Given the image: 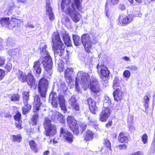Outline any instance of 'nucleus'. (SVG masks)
I'll return each mask as SVG.
<instances>
[{
    "instance_id": "obj_8",
    "label": "nucleus",
    "mask_w": 155,
    "mask_h": 155,
    "mask_svg": "<svg viewBox=\"0 0 155 155\" xmlns=\"http://www.w3.org/2000/svg\"><path fill=\"white\" fill-rule=\"evenodd\" d=\"M47 136H53L57 133V127L54 124H51V121L48 118H45L43 124Z\"/></svg>"
},
{
    "instance_id": "obj_11",
    "label": "nucleus",
    "mask_w": 155,
    "mask_h": 155,
    "mask_svg": "<svg viewBox=\"0 0 155 155\" xmlns=\"http://www.w3.org/2000/svg\"><path fill=\"white\" fill-rule=\"evenodd\" d=\"M60 133L62 136L64 141L69 143H71L73 141L74 136L71 132L66 130L63 127L60 128Z\"/></svg>"
},
{
    "instance_id": "obj_20",
    "label": "nucleus",
    "mask_w": 155,
    "mask_h": 155,
    "mask_svg": "<svg viewBox=\"0 0 155 155\" xmlns=\"http://www.w3.org/2000/svg\"><path fill=\"white\" fill-rule=\"evenodd\" d=\"M69 104L68 108L70 109L75 111H79L80 110V105L77 103V100L74 98H72L70 99Z\"/></svg>"
},
{
    "instance_id": "obj_35",
    "label": "nucleus",
    "mask_w": 155,
    "mask_h": 155,
    "mask_svg": "<svg viewBox=\"0 0 155 155\" xmlns=\"http://www.w3.org/2000/svg\"><path fill=\"white\" fill-rule=\"evenodd\" d=\"M14 119L15 121H21V114L19 111H17L15 114L14 116Z\"/></svg>"
},
{
    "instance_id": "obj_15",
    "label": "nucleus",
    "mask_w": 155,
    "mask_h": 155,
    "mask_svg": "<svg viewBox=\"0 0 155 155\" xmlns=\"http://www.w3.org/2000/svg\"><path fill=\"white\" fill-rule=\"evenodd\" d=\"M33 112L34 113H37L40 110V108L42 104V102L39 95L37 94L33 96Z\"/></svg>"
},
{
    "instance_id": "obj_39",
    "label": "nucleus",
    "mask_w": 155,
    "mask_h": 155,
    "mask_svg": "<svg viewBox=\"0 0 155 155\" xmlns=\"http://www.w3.org/2000/svg\"><path fill=\"white\" fill-rule=\"evenodd\" d=\"M123 76L126 78H128L130 76V73L129 70H125L123 73Z\"/></svg>"
},
{
    "instance_id": "obj_50",
    "label": "nucleus",
    "mask_w": 155,
    "mask_h": 155,
    "mask_svg": "<svg viewBox=\"0 0 155 155\" xmlns=\"http://www.w3.org/2000/svg\"><path fill=\"white\" fill-rule=\"evenodd\" d=\"M12 117V115L10 112L5 113L4 117L6 118H11Z\"/></svg>"
},
{
    "instance_id": "obj_41",
    "label": "nucleus",
    "mask_w": 155,
    "mask_h": 155,
    "mask_svg": "<svg viewBox=\"0 0 155 155\" xmlns=\"http://www.w3.org/2000/svg\"><path fill=\"white\" fill-rule=\"evenodd\" d=\"M113 124V122L112 120H108L105 124V127L106 128L109 129L110 128Z\"/></svg>"
},
{
    "instance_id": "obj_2",
    "label": "nucleus",
    "mask_w": 155,
    "mask_h": 155,
    "mask_svg": "<svg viewBox=\"0 0 155 155\" xmlns=\"http://www.w3.org/2000/svg\"><path fill=\"white\" fill-rule=\"evenodd\" d=\"M82 0H74V2L71 3V6H68L67 9L68 14L75 23L79 21L81 17V15L76 12V10L77 8L79 11L82 10L83 8L81 5Z\"/></svg>"
},
{
    "instance_id": "obj_30",
    "label": "nucleus",
    "mask_w": 155,
    "mask_h": 155,
    "mask_svg": "<svg viewBox=\"0 0 155 155\" xmlns=\"http://www.w3.org/2000/svg\"><path fill=\"white\" fill-rule=\"evenodd\" d=\"M12 141L14 142H20L22 139V137L21 134H18L16 135H12Z\"/></svg>"
},
{
    "instance_id": "obj_62",
    "label": "nucleus",
    "mask_w": 155,
    "mask_h": 155,
    "mask_svg": "<svg viewBox=\"0 0 155 155\" xmlns=\"http://www.w3.org/2000/svg\"><path fill=\"white\" fill-rule=\"evenodd\" d=\"M122 59L127 61H130V58L127 56H125L123 57Z\"/></svg>"
},
{
    "instance_id": "obj_13",
    "label": "nucleus",
    "mask_w": 155,
    "mask_h": 155,
    "mask_svg": "<svg viewBox=\"0 0 155 155\" xmlns=\"http://www.w3.org/2000/svg\"><path fill=\"white\" fill-rule=\"evenodd\" d=\"M97 72L99 74L100 78L103 80L106 79L109 76L110 72L107 67L104 64H101L100 66L97 65Z\"/></svg>"
},
{
    "instance_id": "obj_23",
    "label": "nucleus",
    "mask_w": 155,
    "mask_h": 155,
    "mask_svg": "<svg viewBox=\"0 0 155 155\" xmlns=\"http://www.w3.org/2000/svg\"><path fill=\"white\" fill-rule=\"evenodd\" d=\"M73 69L72 68H68L65 70L64 71V77L66 81L70 83L72 80L71 74L73 72Z\"/></svg>"
},
{
    "instance_id": "obj_25",
    "label": "nucleus",
    "mask_w": 155,
    "mask_h": 155,
    "mask_svg": "<svg viewBox=\"0 0 155 155\" xmlns=\"http://www.w3.org/2000/svg\"><path fill=\"white\" fill-rule=\"evenodd\" d=\"M62 39L64 44L67 46H71V42L69 34L66 33L62 34Z\"/></svg>"
},
{
    "instance_id": "obj_4",
    "label": "nucleus",
    "mask_w": 155,
    "mask_h": 155,
    "mask_svg": "<svg viewBox=\"0 0 155 155\" xmlns=\"http://www.w3.org/2000/svg\"><path fill=\"white\" fill-rule=\"evenodd\" d=\"M47 48V45H44L42 48H40V52L41 54L47 55L45 57L42 62V63L45 70L47 72H49L52 69L53 62L52 58L49 55V53L46 50Z\"/></svg>"
},
{
    "instance_id": "obj_61",
    "label": "nucleus",
    "mask_w": 155,
    "mask_h": 155,
    "mask_svg": "<svg viewBox=\"0 0 155 155\" xmlns=\"http://www.w3.org/2000/svg\"><path fill=\"white\" fill-rule=\"evenodd\" d=\"M49 153V150H46L43 152V155H48Z\"/></svg>"
},
{
    "instance_id": "obj_7",
    "label": "nucleus",
    "mask_w": 155,
    "mask_h": 155,
    "mask_svg": "<svg viewBox=\"0 0 155 155\" xmlns=\"http://www.w3.org/2000/svg\"><path fill=\"white\" fill-rule=\"evenodd\" d=\"M113 87L114 89L113 95L114 100L117 102L121 101L124 98V94L123 93L122 87L117 80H114Z\"/></svg>"
},
{
    "instance_id": "obj_54",
    "label": "nucleus",
    "mask_w": 155,
    "mask_h": 155,
    "mask_svg": "<svg viewBox=\"0 0 155 155\" xmlns=\"http://www.w3.org/2000/svg\"><path fill=\"white\" fill-rule=\"evenodd\" d=\"M119 9L121 10H124L126 9V8L124 5L120 4L119 6Z\"/></svg>"
},
{
    "instance_id": "obj_55",
    "label": "nucleus",
    "mask_w": 155,
    "mask_h": 155,
    "mask_svg": "<svg viewBox=\"0 0 155 155\" xmlns=\"http://www.w3.org/2000/svg\"><path fill=\"white\" fill-rule=\"evenodd\" d=\"M66 0H62L61 2V8L62 10H64V5L65 4V2Z\"/></svg>"
},
{
    "instance_id": "obj_57",
    "label": "nucleus",
    "mask_w": 155,
    "mask_h": 155,
    "mask_svg": "<svg viewBox=\"0 0 155 155\" xmlns=\"http://www.w3.org/2000/svg\"><path fill=\"white\" fill-rule=\"evenodd\" d=\"M128 127L130 130H135V127L132 124H129Z\"/></svg>"
},
{
    "instance_id": "obj_32",
    "label": "nucleus",
    "mask_w": 155,
    "mask_h": 155,
    "mask_svg": "<svg viewBox=\"0 0 155 155\" xmlns=\"http://www.w3.org/2000/svg\"><path fill=\"white\" fill-rule=\"evenodd\" d=\"M143 106L145 107V110H147L149 107V104L150 98L148 95H145L143 98Z\"/></svg>"
},
{
    "instance_id": "obj_6",
    "label": "nucleus",
    "mask_w": 155,
    "mask_h": 155,
    "mask_svg": "<svg viewBox=\"0 0 155 155\" xmlns=\"http://www.w3.org/2000/svg\"><path fill=\"white\" fill-rule=\"evenodd\" d=\"M11 21H10L9 17H2L0 19V24L2 27H5L10 30L13 29L18 25V19L14 18H11Z\"/></svg>"
},
{
    "instance_id": "obj_52",
    "label": "nucleus",
    "mask_w": 155,
    "mask_h": 155,
    "mask_svg": "<svg viewBox=\"0 0 155 155\" xmlns=\"http://www.w3.org/2000/svg\"><path fill=\"white\" fill-rule=\"evenodd\" d=\"M49 18L50 20H52L54 19V13L52 12L49 13Z\"/></svg>"
},
{
    "instance_id": "obj_16",
    "label": "nucleus",
    "mask_w": 155,
    "mask_h": 155,
    "mask_svg": "<svg viewBox=\"0 0 155 155\" xmlns=\"http://www.w3.org/2000/svg\"><path fill=\"white\" fill-rule=\"evenodd\" d=\"M103 144L105 147H102L100 150V151L102 153H108L109 151L112 152L111 143L109 140L107 138L103 140Z\"/></svg>"
},
{
    "instance_id": "obj_5",
    "label": "nucleus",
    "mask_w": 155,
    "mask_h": 155,
    "mask_svg": "<svg viewBox=\"0 0 155 155\" xmlns=\"http://www.w3.org/2000/svg\"><path fill=\"white\" fill-rule=\"evenodd\" d=\"M52 48L54 51L59 50L60 52L64 50L65 46L62 42L58 32H54L52 37Z\"/></svg>"
},
{
    "instance_id": "obj_47",
    "label": "nucleus",
    "mask_w": 155,
    "mask_h": 155,
    "mask_svg": "<svg viewBox=\"0 0 155 155\" xmlns=\"http://www.w3.org/2000/svg\"><path fill=\"white\" fill-rule=\"evenodd\" d=\"M85 59H86L87 62H90L92 60V56L90 55L89 54H87L85 56Z\"/></svg>"
},
{
    "instance_id": "obj_40",
    "label": "nucleus",
    "mask_w": 155,
    "mask_h": 155,
    "mask_svg": "<svg viewBox=\"0 0 155 155\" xmlns=\"http://www.w3.org/2000/svg\"><path fill=\"white\" fill-rule=\"evenodd\" d=\"M126 68L129 69L132 72L136 71L137 69V67L134 65H130L127 67Z\"/></svg>"
},
{
    "instance_id": "obj_49",
    "label": "nucleus",
    "mask_w": 155,
    "mask_h": 155,
    "mask_svg": "<svg viewBox=\"0 0 155 155\" xmlns=\"http://www.w3.org/2000/svg\"><path fill=\"white\" fill-rule=\"evenodd\" d=\"M51 104L55 108H57L58 107V103L56 101H55L54 100H53Z\"/></svg>"
},
{
    "instance_id": "obj_33",
    "label": "nucleus",
    "mask_w": 155,
    "mask_h": 155,
    "mask_svg": "<svg viewBox=\"0 0 155 155\" xmlns=\"http://www.w3.org/2000/svg\"><path fill=\"white\" fill-rule=\"evenodd\" d=\"M39 115L38 114H34L31 117V120L32 125H35L38 122Z\"/></svg>"
},
{
    "instance_id": "obj_9",
    "label": "nucleus",
    "mask_w": 155,
    "mask_h": 155,
    "mask_svg": "<svg viewBox=\"0 0 155 155\" xmlns=\"http://www.w3.org/2000/svg\"><path fill=\"white\" fill-rule=\"evenodd\" d=\"M48 85V81L45 77L41 78L39 80L38 83V90L41 97L45 98L46 97Z\"/></svg>"
},
{
    "instance_id": "obj_28",
    "label": "nucleus",
    "mask_w": 155,
    "mask_h": 155,
    "mask_svg": "<svg viewBox=\"0 0 155 155\" xmlns=\"http://www.w3.org/2000/svg\"><path fill=\"white\" fill-rule=\"evenodd\" d=\"M30 147L32 151L35 153L38 152V150L37 147V144L33 140H30L29 141Z\"/></svg>"
},
{
    "instance_id": "obj_46",
    "label": "nucleus",
    "mask_w": 155,
    "mask_h": 155,
    "mask_svg": "<svg viewBox=\"0 0 155 155\" xmlns=\"http://www.w3.org/2000/svg\"><path fill=\"white\" fill-rule=\"evenodd\" d=\"M120 150L126 149L127 147V146L125 144H120L117 146Z\"/></svg>"
},
{
    "instance_id": "obj_38",
    "label": "nucleus",
    "mask_w": 155,
    "mask_h": 155,
    "mask_svg": "<svg viewBox=\"0 0 155 155\" xmlns=\"http://www.w3.org/2000/svg\"><path fill=\"white\" fill-rule=\"evenodd\" d=\"M148 136L146 133L143 134L141 136L142 141L143 143L145 144L147 143Z\"/></svg>"
},
{
    "instance_id": "obj_18",
    "label": "nucleus",
    "mask_w": 155,
    "mask_h": 155,
    "mask_svg": "<svg viewBox=\"0 0 155 155\" xmlns=\"http://www.w3.org/2000/svg\"><path fill=\"white\" fill-rule=\"evenodd\" d=\"M129 136L126 132L121 131L119 134L117 138L118 141L121 143H128V142L129 141Z\"/></svg>"
},
{
    "instance_id": "obj_24",
    "label": "nucleus",
    "mask_w": 155,
    "mask_h": 155,
    "mask_svg": "<svg viewBox=\"0 0 155 155\" xmlns=\"http://www.w3.org/2000/svg\"><path fill=\"white\" fill-rule=\"evenodd\" d=\"M24 106L21 108L22 114L25 115L28 113L31 109V104L28 103V102H23Z\"/></svg>"
},
{
    "instance_id": "obj_64",
    "label": "nucleus",
    "mask_w": 155,
    "mask_h": 155,
    "mask_svg": "<svg viewBox=\"0 0 155 155\" xmlns=\"http://www.w3.org/2000/svg\"><path fill=\"white\" fill-rule=\"evenodd\" d=\"M14 8V7L13 6H10L9 7V9H8V11H10L12 10L13 9V8Z\"/></svg>"
},
{
    "instance_id": "obj_22",
    "label": "nucleus",
    "mask_w": 155,
    "mask_h": 155,
    "mask_svg": "<svg viewBox=\"0 0 155 155\" xmlns=\"http://www.w3.org/2000/svg\"><path fill=\"white\" fill-rule=\"evenodd\" d=\"M58 99L61 110L63 111L64 113H66L67 110L65 106V101L64 99V96L62 95H59L58 97Z\"/></svg>"
},
{
    "instance_id": "obj_10",
    "label": "nucleus",
    "mask_w": 155,
    "mask_h": 155,
    "mask_svg": "<svg viewBox=\"0 0 155 155\" xmlns=\"http://www.w3.org/2000/svg\"><path fill=\"white\" fill-rule=\"evenodd\" d=\"M81 40L85 51L87 54H92L91 50L92 49V42L89 35L88 34L83 35L81 37Z\"/></svg>"
},
{
    "instance_id": "obj_53",
    "label": "nucleus",
    "mask_w": 155,
    "mask_h": 155,
    "mask_svg": "<svg viewBox=\"0 0 155 155\" xmlns=\"http://www.w3.org/2000/svg\"><path fill=\"white\" fill-rule=\"evenodd\" d=\"M64 65H59L58 67V71L60 72H61L63 71L64 70Z\"/></svg>"
},
{
    "instance_id": "obj_56",
    "label": "nucleus",
    "mask_w": 155,
    "mask_h": 155,
    "mask_svg": "<svg viewBox=\"0 0 155 155\" xmlns=\"http://www.w3.org/2000/svg\"><path fill=\"white\" fill-rule=\"evenodd\" d=\"M46 11L48 13L52 12V8L51 6L46 7Z\"/></svg>"
},
{
    "instance_id": "obj_60",
    "label": "nucleus",
    "mask_w": 155,
    "mask_h": 155,
    "mask_svg": "<svg viewBox=\"0 0 155 155\" xmlns=\"http://www.w3.org/2000/svg\"><path fill=\"white\" fill-rule=\"evenodd\" d=\"M51 6L49 0H47L46 1V5L45 7H50Z\"/></svg>"
},
{
    "instance_id": "obj_26",
    "label": "nucleus",
    "mask_w": 155,
    "mask_h": 155,
    "mask_svg": "<svg viewBox=\"0 0 155 155\" xmlns=\"http://www.w3.org/2000/svg\"><path fill=\"white\" fill-rule=\"evenodd\" d=\"M40 59L34 62L33 66L34 70L35 71L36 74H39L41 72V68L40 66Z\"/></svg>"
},
{
    "instance_id": "obj_3",
    "label": "nucleus",
    "mask_w": 155,
    "mask_h": 155,
    "mask_svg": "<svg viewBox=\"0 0 155 155\" xmlns=\"http://www.w3.org/2000/svg\"><path fill=\"white\" fill-rule=\"evenodd\" d=\"M18 79L22 83L26 82L31 88L35 86L36 84V79L30 70L26 75L20 70L16 73Z\"/></svg>"
},
{
    "instance_id": "obj_21",
    "label": "nucleus",
    "mask_w": 155,
    "mask_h": 155,
    "mask_svg": "<svg viewBox=\"0 0 155 155\" xmlns=\"http://www.w3.org/2000/svg\"><path fill=\"white\" fill-rule=\"evenodd\" d=\"M93 83H90V84L89 88L92 92L96 94L94 95V97L96 98L98 96L97 94L101 91V89L99 85L97 84L96 83V84H95L93 82Z\"/></svg>"
},
{
    "instance_id": "obj_63",
    "label": "nucleus",
    "mask_w": 155,
    "mask_h": 155,
    "mask_svg": "<svg viewBox=\"0 0 155 155\" xmlns=\"http://www.w3.org/2000/svg\"><path fill=\"white\" fill-rule=\"evenodd\" d=\"M135 1L139 4H140L142 2V0H135Z\"/></svg>"
},
{
    "instance_id": "obj_51",
    "label": "nucleus",
    "mask_w": 155,
    "mask_h": 155,
    "mask_svg": "<svg viewBox=\"0 0 155 155\" xmlns=\"http://www.w3.org/2000/svg\"><path fill=\"white\" fill-rule=\"evenodd\" d=\"M111 3L113 5H115L118 3L119 0H109Z\"/></svg>"
},
{
    "instance_id": "obj_37",
    "label": "nucleus",
    "mask_w": 155,
    "mask_h": 155,
    "mask_svg": "<svg viewBox=\"0 0 155 155\" xmlns=\"http://www.w3.org/2000/svg\"><path fill=\"white\" fill-rule=\"evenodd\" d=\"M12 65L10 61H8L5 67V69L8 72H9L12 68Z\"/></svg>"
},
{
    "instance_id": "obj_45",
    "label": "nucleus",
    "mask_w": 155,
    "mask_h": 155,
    "mask_svg": "<svg viewBox=\"0 0 155 155\" xmlns=\"http://www.w3.org/2000/svg\"><path fill=\"white\" fill-rule=\"evenodd\" d=\"M5 71L4 70L0 69V80L4 78L5 75Z\"/></svg>"
},
{
    "instance_id": "obj_12",
    "label": "nucleus",
    "mask_w": 155,
    "mask_h": 155,
    "mask_svg": "<svg viewBox=\"0 0 155 155\" xmlns=\"http://www.w3.org/2000/svg\"><path fill=\"white\" fill-rule=\"evenodd\" d=\"M134 18V16L132 14H128L126 16L123 14H120L118 19V24L122 26H126L130 23Z\"/></svg>"
},
{
    "instance_id": "obj_14",
    "label": "nucleus",
    "mask_w": 155,
    "mask_h": 155,
    "mask_svg": "<svg viewBox=\"0 0 155 155\" xmlns=\"http://www.w3.org/2000/svg\"><path fill=\"white\" fill-rule=\"evenodd\" d=\"M111 111L110 108L103 107L99 116V120L101 122H106L110 117Z\"/></svg>"
},
{
    "instance_id": "obj_31",
    "label": "nucleus",
    "mask_w": 155,
    "mask_h": 155,
    "mask_svg": "<svg viewBox=\"0 0 155 155\" xmlns=\"http://www.w3.org/2000/svg\"><path fill=\"white\" fill-rule=\"evenodd\" d=\"M112 104V102L111 99L108 97H106L104 103V107H107L108 108H110V107L111 105Z\"/></svg>"
},
{
    "instance_id": "obj_58",
    "label": "nucleus",
    "mask_w": 155,
    "mask_h": 155,
    "mask_svg": "<svg viewBox=\"0 0 155 155\" xmlns=\"http://www.w3.org/2000/svg\"><path fill=\"white\" fill-rule=\"evenodd\" d=\"M17 2L18 3H25L26 2V0H17Z\"/></svg>"
},
{
    "instance_id": "obj_27",
    "label": "nucleus",
    "mask_w": 155,
    "mask_h": 155,
    "mask_svg": "<svg viewBox=\"0 0 155 155\" xmlns=\"http://www.w3.org/2000/svg\"><path fill=\"white\" fill-rule=\"evenodd\" d=\"M94 133L91 130H87L84 136V140L86 141H90L93 138Z\"/></svg>"
},
{
    "instance_id": "obj_19",
    "label": "nucleus",
    "mask_w": 155,
    "mask_h": 155,
    "mask_svg": "<svg viewBox=\"0 0 155 155\" xmlns=\"http://www.w3.org/2000/svg\"><path fill=\"white\" fill-rule=\"evenodd\" d=\"M87 102L91 112L94 114H96L97 107L95 101L92 98L90 97L87 99Z\"/></svg>"
},
{
    "instance_id": "obj_34",
    "label": "nucleus",
    "mask_w": 155,
    "mask_h": 155,
    "mask_svg": "<svg viewBox=\"0 0 155 155\" xmlns=\"http://www.w3.org/2000/svg\"><path fill=\"white\" fill-rule=\"evenodd\" d=\"M10 99L12 101H18L20 99V96L18 93L13 94L11 95Z\"/></svg>"
},
{
    "instance_id": "obj_44",
    "label": "nucleus",
    "mask_w": 155,
    "mask_h": 155,
    "mask_svg": "<svg viewBox=\"0 0 155 155\" xmlns=\"http://www.w3.org/2000/svg\"><path fill=\"white\" fill-rule=\"evenodd\" d=\"M6 59L3 57L0 56V67L4 65L5 63Z\"/></svg>"
},
{
    "instance_id": "obj_1",
    "label": "nucleus",
    "mask_w": 155,
    "mask_h": 155,
    "mask_svg": "<svg viewBox=\"0 0 155 155\" xmlns=\"http://www.w3.org/2000/svg\"><path fill=\"white\" fill-rule=\"evenodd\" d=\"M68 125L73 134L78 135L80 133L82 134L86 130L87 126V124L82 123L78 124L77 120L74 116H68L66 118Z\"/></svg>"
},
{
    "instance_id": "obj_43",
    "label": "nucleus",
    "mask_w": 155,
    "mask_h": 155,
    "mask_svg": "<svg viewBox=\"0 0 155 155\" xmlns=\"http://www.w3.org/2000/svg\"><path fill=\"white\" fill-rule=\"evenodd\" d=\"M154 135V138L152 140V142L150 147V148H151V150L154 151H155V132Z\"/></svg>"
},
{
    "instance_id": "obj_29",
    "label": "nucleus",
    "mask_w": 155,
    "mask_h": 155,
    "mask_svg": "<svg viewBox=\"0 0 155 155\" xmlns=\"http://www.w3.org/2000/svg\"><path fill=\"white\" fill-rule=\"evenodd\" d=\"M29 91H23L22 94V100L23 102H28L30 100Z\"/></svg>"
},
{
    "instance_id": "obj_17",
    "label": "nucleus",
    "mask_w": 155,
    "mask_h": 155,
    "mask_svg": "<svg viewBox=\"0 0 155 155\" xmlns=\"http://www.w3.org/2000/svg\"><path fill=\"white\" fill-rule=\"evenodd\" d=\"M90 75L87 73L82 72L81 73V83L84 86L88 87L90 81Z\"/></svg>"
},
{
    "instance_id": "obj_42",
    "label": "nucleus",
    "mask_w": 155,
    "mask_h": 155,
    "mask_svg": "<svg viewBox=\"0 0 155 155\" xmlns=\"http://www.w3.org/2000/svg\"><path fill=\"white\" fill-rule=\"evenodd\" d=\"M18 122H15V127L18 129L20 130L22 129V126L21 120L20 121H18Z\"/></svg>"
},
{
    "instance_id": "obj_59",
    "label": "nucleus",
    "mask_w": 155,
    "mask_h": 155,
    "mask_svg": "<svg viewBox=\"0 0 155 155\" xmlns=\"http://www.w3.org/2000/svg\"><path fill=\"white\" fill-rule=\"evenodd\" d=\"M75 87L77 92H79L80 91V89L78 87V83H77L76 82L75 83Z\"/></svg>"
},
{
    "instance_id": "obj_48",
    "label": "nucleus",
    "mask_w": 155,
    "mask_h": 155,
    "mask_svg": "<svg viewBox=\"0 0 155 155\" xmlns=\"http://www.w3.org/2000/svg\"><path fill=\"white\" fill-rule=\"evenodd\" d=\"M129 155H143V153L141 151H137Z\"/></svg>"
},
{
    "instance_id": "obj_36",
    "label": "nucleus",
    "mask_w": 155,
    "mask_h": 155,
    "mask_svg": "<svg viewBox=\"0 0 155 155\" xmlns=\"http://www.w3.org/2000/svg\"><path fill=\"white\" fill-rule=\"evenodd\" d=\"M72 38L75 45L76 46H79L80 45L79 36L76 35H73Z\"/></svg>"
}]
</instances>
